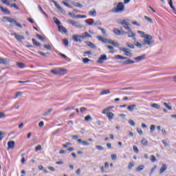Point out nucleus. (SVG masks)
I'll return each instance as SVG.
<instances>
[{
	"instance_id": "1",
	"label": "nucleus",
	"mask_w": 176,
	"mask_h": 176,
	"mask_svg": "<svg viewBox=\"0 0 176 176\" xmlns=\"http://www.w3.org/2000/svg\"><path fill=\"white\" fill-rule=\"evenodd\" d=\"M138 34L141 35L142 38H144L145 45H153L155 43V40L153 39V36L151 35H148L145 34L143 31L138 30Z\"/></svg>"
},
{
	"instance_id": "32",
	"label": "nucleus",
	"mask_w": 176,
	"mask_h": 176,
	"mask_svg": "<svg viewBox=\"0 0 176 176\" xmlns=\"http://www.w3.org/2000/svg\"><path fill=\"white\" fill-rule=\"evenodd\" d=\"M114 57L118 60H127V57L122 56V55H116Z\"/></svg>"
},
{
	"instance_id": "8",
	"label": "nucleus",
	"mask_w": 176,
	"mask_h": 176,
	"mask_svg": "<svg viewBox=\"0 0 176 176\" xmlns=\"http://www.w3.org/2000/svg\"><path fill=\"white\" fill-rule=\"evenodd\" d=\"M50 1H51V2H52V3H54V5L56 8V9H58V10H59V12H60V13H62V14H65V10H64V9H63V8H61L60 4L57 3V1H56L54 0H50Z\"/></svg>"
},
{
	"instance_id": "12",
	"label": "nucleus",
	"mask_w": 176,
	"mask_h": 176,
	"mask_svg": "<svg viewBox=\"0 0 176 176\" xmlns=\"http://www.w3.org/2000/svg\"><path fill=\"white\" fill-rule=\"evenodd\" d=\"M16 145V143L14 141H9L8 142V148L7 150L9 151V149H14V146Z\"/></svg>"
},
{
	"instance_id": "25",
	"label": "nucleus",
	"mask_w": 176,
	"mask_h": 176,
	"mask_svg": "<svg viewBox=\"0 0 176 176\" xmlns=\"http://www.w3.org/2000/svg\"><path fill=\"white\" fill-rule=\"evenodd\" d=\"M38 8L39 12H41V13H42L43 16H45V17H47V14H46V12H45V10H43L41 6H38Z\"/></svg>"
},
{
	"instance_id": "60",
	"label": "nucleus",
	"mask_w": 176,
	"mask_h": 176,
	"mask_svg": "<svg viewBox=\"0 0 176 176\" xmlns=\"http://www.w3.org/2000/svg\"><path fill=\"white\" fill-rule=\"evenodd\" d=\"M108 112H109V110H108L107 109V107L102 111V113L103 114V115H107V113H108Z\"/></svg>"
},
{
	"instance_id": "17",
	"label": "nucleus",
	"mask_w": 176,
	"mask_h": 176,
	"mask_svg": "<svg viewBox=\"0 0 176 176\" xmlns=\"http://www.w3.org/2000/svg\"><path fill=\"white\" fill-rule=\"evenodd\" d=\"M128 32H126V34H128V36L129 38H134L135 36V34H134V32H133V30H131V28H130V30H127Z\"/></svg>"
},
{
	"instance_id": "39",
	"label": "nucleus",
	"mask_w": 176,
	"mask_h": 176,
	"mask_svg": "<svg viewBox=\"0 0 176 176\" xmlns=\"http://www.w3.org/2000/svg\"><path fill=\"white\" fill-rule=\"evenodd\" d=\"M85 23H87V24L88 25H94V24H95L94 19H91V21H89V22L85 21Z\"/></svg>"
},
{
	"instance_id": "46",
	"label": "nucleus",
	"mask_w": 176,
	"mask_h": 176,
	"mask_svg": "<svg viewBox=\"0 0 176 176\" xmlns=\"http://www.w3.org/2000/svg\"><path fill=\"white\" fill-rule=\"evenodd\" d=\"M21 96H23V92L18 91V92H16V94L15 95L14 99L16 100V98H17V97H20Z\"/></svg>"
},
{
	"instance_id": "63",
	"label": "nucleus",
	"mask_w": 176,
	"mask_h": 176,
	"mask_svg": "<svg viewBox=\"0 0 176 176\" xmlns=\"http://www.w3.org/2000/svg\"><path fill=\"white\" fill-rule=\"evenodd\" d=\"M111 159H112V160H116V159H117L116 155V154L111 155Z\"/></svg>"
},
{
	"instance_id": "61",
	"label": "nucleus",
	"mask_w": 176,
	"mask_h": 176,
	"mask_svg": "<svg viewBox=\"0 0 176 176\" xmlns=\"http://www.w3.org/2000/svg\"><path fill=\"white\" fill-rule=\"evenodd\" d=\"M41 149H42V146L41 145H38L37 146L35 147L36 151H41Z\"/></svg>"
},
{
	"instance_id": "48",
	"label": "nucleus",
	"mask_w": 176,
	"mask_h": 176,
	"mask_svg": "<svg viewBox=\"0 0 176 176\" xmlns=\"http://www.w3.org/2000/svg\"><path fill=\"white\" fill-rule=\"evenodd\" d=\"M82 145H84L85 146H89L90 145V143L86 140H82Z\"/></svg>"
},
{
	"instance_id": "28",
	"label": "nucleus",
	"mask_w": 176,
	"mask_h": 176,
	"mask_svg": "<svg viewBox=\"0 0 176 176\" xmlns=\"http://www.w3.org/2000/svg\"><path fill=\"white\" fill-rule=\"evenodd\" d=\"M3 19L4 20H6L9 23H14V21H16V19H11L10 17H8V16H4Z\"/></svg>"
},
{
	"instance_id": "9",
	"label": "nucleus",
	"mask_w": 176,
	"mask_h": 176,
	"mask_svg": "<svg viewBox=\"0 0 176 176\" xmlns=\"http://www.w3.org/2000/svg\"><path fill=\"white\" fill-rule=\"evenodd\" d=\"M113 32L116 34V35H122L124 36L127 34V32H124V30H120L118 28H114Z\"/></svg>"
},
{
	"instance_id": "64",
	"label": "nucleus",
	"mask_w": 176,
	"mask_h": 176,
	"mask_svg": "<svg viewBox=\"0 0 176 176\" xmlns=\"http://www.w3.org/2000/svg\"><path fill=\"white\" fill-rule=\"evenodd\" d=\"M94 25H101V22L100 21H95Z\"/></svg>"
},
{
	"instance_id": "6",
	"label": "nucleus",
	"mask_w": 176,
	"mask_h": 176,
	"mask_svg": "<svg viewBox=\"0 0 176 176\" xmlns=\"http://www.w3.org/2000/svg\"><path fill=\"white\" fill-rule=\"evenodd\" d=\"M52 74L54 75H64L67 72L65 69H52L51 70Z\"/></svg>"
},
{
	"instance_id": "16",
	"label": "nucleus",
	"mask_w": 176,
	"mask_h": 176,
	"mask_svg": "<svg viewBox=\"0 0 176 176\" xmlns=\"http://www.w3.org/2000/svg\"><path fill=\"white\" fill-rule=\"evenodd\" d=\"M167 170V165L166 164H163L162 167L160 169V174H163L164 171Z\"/></svg>"
},
{
	"instance_id": "27",
	"label": "nucleus",
	"mask_w": 176,
	"mask_h": 176,
	"mask_svg": "<svg viewBox=\"0 0 176 176\" xmlns=\"http://www.w3.org/2000/svg\"><path fill=\"white\" fill-rule=\"evenodd\" d=\"M168 5H169L170 8H172L173 11L176 14L175 7H174V6H173V0H170L168 1Z\"/></svg>"
},
{
	"instance_id": "43",
	"label": "nucleus",
	"mask_w": 176,
	"mask_h": 176,
	"mask_svg": "<svg viewBox=\"0 0 176 176\" xmlns=\"http://www.w3.org/2000/svg\"><path fill=\"white\" fill-rule=\"evenodd\" d=\"M85 120L86 122H89V120H93V118H91V116L90 115H87L85 118Z\"/></svg>"
},
{
	"instance_id": "13",
	"label": "nucleus",
	"mask_w": 176,
	"mask_h": 176,
	"mask_svg": "<svg viewBox=\"0 0 176 176\" xmlns=\"http://www.w3.org/2000/svg\"><path fill=\"white\" fill-rule=\"evenodd\" d=\"M58 28L59 30V32H61V34H67V32H68V31L67 30V28H65V27L61 25H59Z\"/></svg>"
},
{
	"instance_id": "29",
	"label": "nucleus",
	"mask_w": 176,
	"mask_h": 176,
	"mask_svg": "<svg viewBox=\"0 0 176 176\" xmlns=\"http://www.w3.org/2000/svg\"><path fill=\"white\" fill-rule=\"evenodd\" d=\"M107 49H109V50H111L109 51V53H116V50H114V47L112 45H107Z\"/></svg>"
},
{
	"instance_id": "57",
	"label": "nucleus",
	"mask_w": 176,
	"mask_h": 176,
	"mask_svg": "<svg viewBox=\"0 0 176 176\" xmlns=\"http://www.w3.org/2000/svg\"><path fill=\"white\" fill-rule=\"evenodd\" d=\"M89 61H90V59H89V58H84L82 60L84 64H87V63H89Z\"/></svg>"
},
{
	"instance_id": "3",
	"label": "nucleus",
	"mask_w": 176,
	"mask_h": 176,
	"mask_svg": "<svg viewBox=\"0 0 176 176\" xmlns=\"http://www.w3.org/2000/svg\"><path fill=\"white\" fill-rule=\"evenodd\" d=\"M97 39L102 43H108L109 45H117V43L111 39H107L101 36H97Z\"/></svg>"
},
{
	"instance_id": "58",
	"label": "nucleus",
	"mask_w": 176,
	"mask_h": 176,
	"mask_svg": "<svg viewBox=\"0 0 176 176\" xmlns=\"http://www.w3.org/2000/svg\"><path fill=\"white\" fill-rule=\"evenodd\" d=\"M14 23H15L16 27H19V28H23V25H21V24L19 23V22H17V21H14Z\"/></svg>"
},
{
	"instance_id": "37",
	"label": "nucleus",
	"mask_w": 176,
	"mask_h": 176,
	"mask_svg": "<svg viewBox=\"0 0 176 176\" xmlns=\"http://www.w3.org/2000/svg\"><path fill=\"white\" fill-rule=\"evenodd\" d=\"M36 38H38V39H39L42 42H45V41H46V38H45V37H43V36H41L40 34H36Z\"/></svg>"
},
{
	"instance_id": "45",
	"label": "nucleus",
	"mask_w": 176,
	"mask_h": 176,
	"mask_svg": "<svg viewBox=\"0 0 176 176\" xmlns=\"http://www.w3.org/2000/svg\"><path fill=\"white\" fill-rule=\"evenodd\" d=\"M144 167L145 166L144 165H140L137 168L136 171H141L144 170Z\"/></svg>"
},
{
	"instance_id": "35",
	"label": "nucleus",
	"mask_w": 176,
	"mask_h": 176,
	"mask_svg": "<svg viewBox=\"0 0 176 176\" xmlns=\"http://www.w3.org/2000/svg\"><path fill=\"white\" fill-rule=\"evenodd\" d=\"M65 1H62V3H63V5H65V6H66L67 8H72V5H69V3H67L68 2V1L69 0H65Z\"/></svg>"
},
{
	"instance_id": "38",
	"label": "nucleus",
	"mask_w": 176,
	"mask_h": 176,
	"mask_svg": "<svg viewBox=\"0 0 176 176\" xmlns=\"http://www.w3.org/2000/svg\"><path fill=\"white\" fill-rule=\"evenodd\" d=\"M151 107L152 108H155V109H160V104H156V103L151 104Z\"/></svg>"
},
{
	"instance_id": "20",
	"label": "nucleus",
	"mask_w": 176,
	"mask_h": 176,
	"mask_svg": "<svg viewBox=\"0 0 176 176\" xmlns=\"http://www.w3.org/2000/svg\"><path fill=\"white\" fill-rule=\"evenodd\" d=\"M136 107V104H131L127 107V109L128 111H129V112H134V109H135Z\"/></svg>"
},
{
	"instance_id": "7",
	"label": "nucleus",
	"mask_w": 176,
	"mask_h": 176,
	"mask_svg": "<svg viewBox=\"0 0 176 176\" xmlns=\"http://www.w3.org/2000/svg\"><path fill=\"white\" fill-rule=\"evenodd\" d=\"M121 52H124V56H127L128 57H132L133 54L131 53V51L129 48L126 47H120L119 48Z\"/></svg>"
},
{
	"instance_id": "21",
	"label": "nucleus",
	"mask_w": 176,
	"mask_h": 176,
	"mask_svg": "<svg viewBox=\"0 0 176 176\" xmlns=\"http://www.w3.org/2000/svg\"><path fill=\"white\" fill-rule=\"evenodd\" d=\"M145 57H146V55L143 54L140 56H138L136 58H134V60H135L136 61H138V62L139 61H142V60H144Z\"/></svg>"
},
{
	"instance_id": "54",
	"label": "nucleus",
	"mask_w": 176,
	"mask_h": 176,
	"mask_svg": "<svg viewBox=\"0 0 176 176\" xmlns=\"http://www.w3.org/2000/svg\"><path fill=\"white\" fill-rule=\"evenodd\" d=\"M133 167H134V162H130L129 164L128 168L129 170H131V168H133Z\"/></svg>"
},
{
	"instance_id": "49",
	"label": "nucleus",
	"mask_w": 176,
	"mask_h": 176,
	"mask_svg": "<svg viewBox=\"0 0 176 176\" xmlns=\"http://www.w3.org/2000/svg\"><path fill=\"white\" fill-rule=\"evenodd\" d=\"M145 20H146L147 21H148V23H153V21L152 20V19H151L149 16H144Z\"/></svg>"
},
{
	"instance_id": "40",
	"label": "nucleus",
	"mask_w": 176,
	"mask_h": 176,
	"mask_svg": "<svg viewBox=\"0 0 176 176\" xmlns=\"http://www.w3.org/2000/svg\"><path fill=\"white\" fill-rule=\"evenodd\" d=\"M89 14L90 16H96L97 15V12H96V10H91L89 12Z\"/></svg>"
},
{
	"instance_id": "4",
	"label": "nucleus",
	"mask_w": 176,
	"mask_h": 176,
	"mask_svg": "<svg viewBox=\"0 0 176 176\" xmlns=\"http://www.w3.org/2000/svg\"><path fill=\"white\" fill-rule=\"evenodd\" d=\"M118 23L122 25L125 30H130V23L127 19H120Z\"/></svg>"
},
{
	"instance_id": "26",
	"label": "nucleus",
	"mask_w": 176,
	"mask_h": 176,
	"mask_svg": "<svg viewBox=\"0 0 176 176\" xmlns=\"http://www.w3.org/2000/svg\"><path fill=\"white\" fill-rule=\"evenodd\" d=\"M52 112H53V109H49L47 111L43 113V116H49Z\"/></svg>"
},
{
	"instance_id": "10",
	"label": "nucleus",
	"mask_w": 176,
	"mask_h": 176,
	"mask_svg": "<svg viewBox=\"0 0 176 176\" xmlns=\"http://www.w3.org/2000/svg\"><path fill=\"white\" fill-rule=\"evenodd\" d=\"M107 55H101L100 57H99V58H98V61H97V63H98V64H103L104 63V61H106V60H107Z\"/></svg>"
},
{
	"instance_id": "59",
	"label": "nucleus",
	"mask_w": 176,
	"mask_h": 176,
	"mask_svg": "<svg viewBox=\"0 0 176 176\" xmlns=\"http://www.w3.org/2000/svg\"><path fill=\"white\" fill-rule=\"evenodd\" d=\"M133 151L135 153H138V152H140V150H138V147H137V146H133Z\"/></svg>"
},
{
	"instance_id": "47",
	"label": "nucleus",
	"mask_w": 176,
	"mask_h": 176,
	"mask_svg": "<svg viewBox=\"0 0 176 176\" xmlns=\"http://www.w3.org/2000/svg\"><path fill=\"white\" fill-rule=\"evenodd\" d=\"M164 107H166V108H167V109H169V110L173 109V107H171V106L167 104V102H164Z\"/></svg>"
},
{
	"instance_id": "15",
	"label": "nucleus",
	"mask_w": 176,
	"mask_h": 176,
	"mask_svg": "<svg viewBox=\"0 0 176 176\" xmlns=\"http://www.w3.org/2000/svg\"><path fill=\"white\" fill-rule=\"evenodd\" d=\"M125 60H123L122 63V64H125V65H129V64H134V60H131V59H128L126 58V59H124Z\"/></svg>"
},
{
	"instance_id": "36",
	"label": "nucleus",
	"mask_w": 176,
	"mask_h": 176,
	"mask_svg": "<svg viewBox=\"0 0 176 176\" xmlns=\"http://www.w3.org/2000/svg\"><path fill=\"white\" fill-rule=\"evenodd\" d=\"M43 49H45V52H46V50H52V45H43Z\"/></svg>"
},
{
	"instance_id": "5",
	"label": "nucleus",
	"mask_w": 176,
	"mask_h": 176,
	"mask_svg": "<svg viewBox=\"0 0 176 176\" xmlns=\"http://www.w3.org/2000/svg\"><path fill=\"white\" fill-rule=\"evenodd\" d=\"M68 24H72L73 27L76 28H83V25H81L79 22L72 21V19L67 20Z\"/></svg>"
},
{
	"instance_id": "44",
	"label": "nucleus",
	"mask_w": 176,
	"mask_h": 176,
	"mask_svg": "<svg viewBox=\"0 0 176 176\" xmlns=\"http://www.w3.org/2000/svg\"><path fill=\"white\" fill-rule=\"evenodd\" d=\"M21 156L22 157V159H21V164H24V163H25V158L24 157V156H25V153L21 154Z\"/></svg>"
},
{
	"instance_id": "51",
	"label": "nucleus",
	"mask_w": 176,
	"mask_h": 176,
	"mask_svg": "<svg viewBox=\"0 0 176 176\" xmlns=\"http://www.w3.org/2000/svg\"><path fill=\"white\" fill-rule=\"evenodd\" d=\"M87 16L86 15H77L76 16V19H86Z\"/></svg>"
},
{
	"instance_id": "30",
	"label": "nucleus",
	"mask_w": 176,
	"mask_h": 176,
	"mask_svg": "<svg viewBox=\"0 0 176 176\" xmlns=\"http://www.w3.org/2000/svg\"><path fill=\"white\" fill-rule=\"evenodd\" d=\"M54 21L55 24L58 25V27H60V25H61V21H60V20H58V19H57L56 17H54Z\"/></svg>"
},
{
	"instance_id": "42",
	"label": "nucleus",
	"mask_w": 176,
	"mask_h": 176,
	"mask_svg": "<svg viewBox=\"0 0 176 176\" xmlns=\"http://www.w3.org/2000/svg\"><path fill=\"white\" fill-rule=\"evenodd\" d=\"M141 142L142 145H148V140H146V138H143Z\"/></svg>"
},
{
	"instance_id": "18",
	"label": "nucleus",
	"mask_w": 176,
	"mask_h": 176,
	"mask_svg": "<svg viewBox=\"0 0 176 176\" xmlns=\"http://www.w3.org/2000/svg\"><path fill=\"white\" fill-rule=\"evenodd\" d=\"M82 39H87V38H91V35H90L87 32H84L81 34Z\"/></svg>"
},
{
	"instance_id": "23",
	"label": "nucleus",
	"mask_w": 176,
	"mask_h": 176,
	"mask_svg": "<svg viewBox=\"0 0 176 176\" xmlns=\"http://www.w3.org/2000/svg\"><path fill=\"white\" fill-rule=\"evenodd\" d=\"M71 3L72 5H74V6H75L76 8H83V5L78 2L72 1Z\"/></svg>"
},
{
	"instance_id": "11",
	"label": "nucleus",
	"mask_w": 176,
	"mask_h": 176,
	"mask_svg": "<svg viewBox=\"0 0 176 176\" xmlns=\"http://www.w3.org/2000/svg\"><path fill=\"white\" fill-rule=\"evenodd\" d=\"M12 35H13V36H14V38H16V41H23V39H24V36L20 35L17 33H13Z\"/></svg>"
},
{
	"instance_id": "14",
	"label": "nucleus",
	"mask_w": 176,
	"mask_h": 176,
	"mask_svg": "<svg viewBox=\"0 0 176 176\" xmlns=\"http://www.w3.org/2000/svg\"><path fill=\"white\" fill-rule=\"evenodd\" d=\"M9 59L8 58H3L0 57V64H3V65H6L7 64H9Z\"/></svg>"
},
{
	"instance_id": "53",
	"label": "nucleus",
	"mask_w": 176,
	"mask_h": 176,
	"mask_svg": "<svg viewBox=\"0 0 176 176\" xmlns=\"http://www.w3.org/2000/svg\"><path fill=\"white\" fill-rule=\"evenodd\" d=\"M155 129H156V126H155L154 124L151 125L150 130H151V133H153V131H155Z\"/></svg>"
},
{
	"instance_id": "2",
	"label": "nucleus",
	"mask_w": 176,
	"mask_h": 176,
	"mask_svg": "<svg viewBox=\"0 0 176 176\" xmlns=\"http://www.w3.org/2000/svg\"><path fill=\"white\" fill-rule=\"evenodd\" d=\"M124 10H125L124 4H123L122 2H120L118 3L116 7L111 10V12L112 13H122L124 12Z\"/></svg>"
},
{
	"instance_id": "55",
	"label": "nucleus",
	"mask_w": 176,
	"mask_h": 176,
	"mask_svg": "<svg viewBox=\"0 0 176 176\" xmlns=\"http://www.w3.org/2000/svg\"><path fill=\"white\" fill-rule=\"evenodd\" d=\"M129 124H131V126H133V127H134V126H135V122L133 120H129Z\"/></svg>"
},
{
	"instance_id": "52",
	"label": "nucleus",
	"mask_w": 176,
	"mask_h": 176,
	"mask_svg": "<svg viewBox=\"0 0 176 176\" xmlns=\"http://www.w3.org/2000/svg\"><path fill=\"white\" fill-rule=\"evenodd\" d=\"M150 160H151L153 163H155V162H156V157H155V155H151Z\"/></svg>"
},
{
	"instance_id": "33",
	"label": "nucleus",
	"mask_w": 176,
	"mask_h": 176,
	"mask_svg": "<svg viewBox=\"0 0 176 176\" xmlns=\"http://www.w3.org/2000/svg\"><path fill=\"white\" fill-rule=\"evenodd\" d=\"M16 65L19 68H25V64L23 63L17 62Z\"/></svg>"
},
{
	"instance_id": "24",
	"label": "nucleus",
	"mask_w": 176,
	"mask_h": 176,
	"mask_svg": "<svg viewBox=\"0 0 176 176\" xmlns=\"http://www.w3.org/2000/svg\"><path fill=\"white\" fill-rule=\"evenodd\" d=\"M107 116L109 120H112V119H113V117L115 116V114L112 112H108L107 113Z\"/></svg>"
},
{
	"instance_id": "56",
	"label": "nucleus",
	"mask_w": 176,
	"mask_h": 176,
	"mask_svg": "<svg viewBox=\"0 0 176 176\" xmlns=\"http://www.w3.org/2000/svg\"><path fill=\"white\" fill-rule=\"evenodd\" d=\"M96 149H98V151H104V147H102L100 145H97L96 146Z\"/></svg>"
},
{
	"instance_id": "31",
	"label": "nucleus",
	"mask_w": 176,
	"mask_h": 176,
	"mask_svg": "<svg viewBox=\"0 0 176 176\" xmlns=\"http://www.w3.org/2000/svg\"><path fill=\"white\" fill-rule=\"evenodd\" d=\"M38 54H41V56H43V57H46L47 56H49V54H50V52H38Z\"/></svg>"
},
{
	"instance_id": "50",
	"label": "nucleus",
	"mask_w": 176,
	"mask_h": 176,
	"mask_svg": "<svg viewBox=\"0 0 176 176\" xmlns=\"http://www.w3.org/2000/svg\"><path fill=\"white\" fill-rule=\"evenodd\" d=\"M10 8H14L15 9H16V10H19V7H18V6H17V4H16V3H13V4H10Z\"/></svg>"
},
{
	"instance_id": "22",
	"label": "nucleus",
	"mask_w": 176,
	"mask_h": 176,
	"mask_svg": "<svg viewBox=\"0 0 176 176\" xmlns=\"http://www.w3.org/2000/svg\"><path fill=\"white\" fill-rule=\"evenodd\" d=\"M0 10L6 14H10V11H9V10H8L7 8H3L2 6H0Z\"/></svg>"
},
{
	"instance_id": "34",
	"label": "nucleus",
	"mask_w": 176,
	"mask_h": 176,
	"mask_svg": "<svg viewBox=\"0 0 176 176\" xmlns=\"http://www.w3.org/2000/svg\"><path fill=\"white\" fill-rule=\"evenodd\" d=\"M111 93V91L109 89H104L103 91H101L100 94L102 96H104V94H109Z\"/></svg>"
},
{
	"instance_id": "41",
	"label": "nucleus",
	"mask_w": 176,
	"mask_h": 176,
	"mask_svg": "<svg viewBox=\"0 0 176 176\" xmlns=\"http://www.w3.org/2000/svg\"><path fill=\"white\" fill-rule=\"evenodd\" d=\"M1 2L7 6H10V3L8 0H1Z\"/></svg>"
},
{
	"instance_id": "62",
	"label": "nucleus",
	"mask_w": 176,
	"mask_h": 176,
	"mask_svg": "<svg viewBox=\"0 0 176 176\" xmlns=\"http://www.w3.org/2000/svg\"><path fill=\"white\" fill-rule=\"evenodd\" d=\"M162 143L164 144V145L165 146H169L168 143H167V141L164 140H162Z\"/></svg>"
},
{
	"instance_id": "19",
	"label": "nucleus",
	"mask_w": 176,
	"mask_h": 176,
	"mask_svg": "<svg viewBox=\"0 0 176 176\" xmlns=\"http://www.w3.org/2000/svg\"><path fill=\"white\" fill-rule=\"evenodd\" d=\"M81 38H82L81 35H74L73 41H75V42H81V41H80Z\"/></svg>"
}]
</instances>
